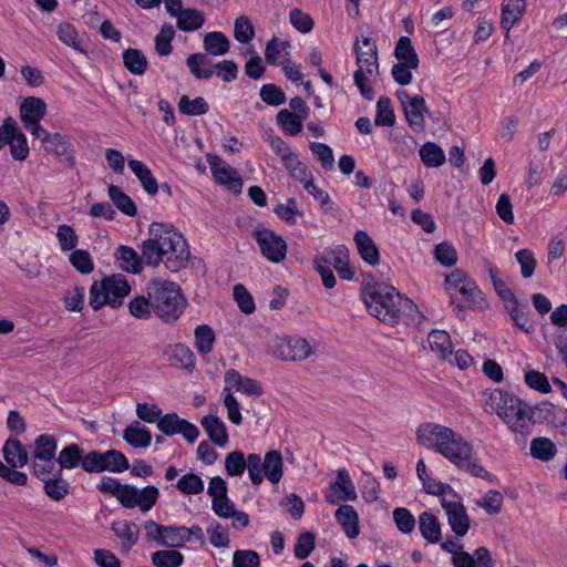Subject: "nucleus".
I'll use <instances>...</instances> for the list:
<instances>
[{"label":"nucleus","mask_w":567,"mask_h":567,"mask_svg":"<svg viewBox=\"0 0 567 567\" xmlns=\"http://www.w3.org/2000/svg\"><path fill=\"white\" fill-rule=\"evenodd\" d=\"M441 505L447 515V523L457 537H463L470 529V517L464 505L458 502L441 499Z\"/></svg>","instance_id":"f8f14e48"},{"label":"nucleus","mask_w":567,"mask_h":567,"mask_svg":"<svg viewBox=\"0 0 567 567\" xmlns=\"http://www.w3.org/2000/svg\"><path fill=\"white\" fill-rule=\"evenodd\" d=\"M353 240L355 243L358 252L364 262L370 266H375L379 264V248L367 231L357 230L353 236Z\"/></svg>","instance_id":"412c9836"},{"label":"nucleus","mask_w":567,"mask_h":567,"mask_svg":"<svg viewBox=\"0 0 567 567\" xmlns=\"http://www.w3.org/2000/svg\"><path fill=\"white\" fill-rule=\"evenodd\" d=\"M115 257L120 261V268L128 274H140L143 270V265H145L143 252L138 255L130 246L121 245L115 251Z\"/></svg>","instance_id":"aec40b11"},{"label":"nucleus","mask_w":567,"mask_h":567,"mask_svg":"<svg viewBox=\"0 0 567 567\" xmlns=\"http://www.w3.org/2000/svg\"><path fill=\"white\" fill-rule=\"evenodd\" d=\"M429 343L433 351L441 353L442 358L452 354V342L450 334L444 330H432L429 333Z\"/></svg>","instance_id":"3c124183"},{"label":"nucleus","mask_w":567,"mask_h":567,"mask_svg":"<svg viewBox=\"0 0 567 567\" xmlns=\"http://www.w3.org/2000/svg\"><path fill=\"white\" fill-rule=\"evenodd\" d=\"M128 167L137 177L144 190L148 195L154 196L155 194H157V192L159 190L158 183L156 178L153 176L151 169L143 162L138 159H130Z\"/></svg>","instance_id":"7c9ffc66"},{"label":"nucleus","mask_w":567,"mask_h":567,"mask_svg":"<svg viewBox=\"0 0 567 567\" xmlns=\"http://www.w3.org/2000/svg\"><path fill=\"white\" fill-rule=\"evenodd\" d=\"M206 158L216 183L224 185L233 194H240L244 182L238 172L229 165L220 166L221 158L218 155L208 154Z\"/></svg>","instance_id":"1a4fd4ad"},{"label":"nucleus","mask_w":567,"mask_h":567,"mask_svg":"<svg viewBox=\"0 0 567 567\" xmlns=\"http://www.w3.org/2000/svg\"><path fill=\"white\" fill-rule=\"evenodd\" d=\"M434 258L440 265L452 267L457 262V251L452 244L443 241L435 246Z\"/></svg>","instance_id":"680f3d73"},{"label":"nucleus","mask_w":567,"mask_h":567,"mask_svg":"<svg viewBox=\"0 0 567 567\" xmlns=\"http://www.w3.org/2000/svg\"><path fill=\"white\" fill-rule=\"evenodd\" d=\"M145 266L157 267L161 262L171 272H178L188 265L190 251L184 236L173 225L153 223L148 239L141 245Z\"/></svg>","instance_id":"f03ea898"},{"label":"nucleus","mask_w":567,"mask_h":567,"mask_svg":"<svg viewBox=\"0 0 567 567\" xmlns=\"http://www.w3.org/2000/svg\"><path fill=\"white\" fill-rule=\"evenodd\" d=\"M290 47V43L289 41L287 40H280L276 37L271 38L267 44H266V49H265V59H266V62L270 65H274V66H278V65H281L282 62H280L278 60V55L282 52V51H286L287 48Z\"/></svg>","instance_id":"052dcab7"},{"label":"nucleus","mask_w":567,"mask_h":567,"mask_svg":"<svg viewBox=\"0 0 567 567\" xmlns=\"http://www.w3.org/2000/svg\"><path fill=\"white\" fill-rule=\"evenodd\" d=\"M47 114V104L41 97L28 96L20 104V120L23 126L37 124Z\"/></svg>","instance_id":"a211bd4d"},{"label":"nucleus","mask_w":567,"mask_h":567,"mask_svg":"<svg viewBox=\"0 0 567 567\" xmlns=\"http://www.w3.org/2000/svg\"><path fill=\"white\" fill-rule=\"evenodd\" d=\"M62 474L63 472L58 470L52 477H48L43 483L45 495L54 502L62 501L71 491L70 483L62 477Z\"/></svg>","instance_id":"c85d7f7f"},{"label":"nucleus","mask_w":567,"mask_h":567,"mask_svg":"<svg viewBox=\"0 0 567 567\" xmlns=\"http://www.w3.org/2000/svg\"><path fill=\"white\" fill-rule=\"evenodd\" d=\"M336 255L333 268L338 272L341 279L343 280H352L354 277V271L349 265V250L346 246L341 245L337 247V251L333 252Z\"/></svg>","instance_id":"864d4df0"},{"label":"nucleus","mask_w":567,"mask_h":567,"mask_svg":"<svg viewBox=\"0 0 567 567\" xmlns=\"http://www.w3.org/2000/svg\"><path fill=\"white\" fill-rule=\"evenodd\" d=\"M278 351L284 360L301 361L311 354V347L303 338H290L278 344Z\"/></svg>","instance_id":"dca6fc26"},{"label":"nucleus","mask_w":567,"mask_h":567,"mask_svg":"<svg viewBox=\"0 0 567 567\" xmlns=\"http://www.w3.org/2000/svg\"><path fill=\"white\" fill-rule=\"evenodd\" d=\"M337 523L342 527L346 536L354 539L360 534L359 515L353 506L340 505L334 513Z\"/></svg>","instance_id":"6ab92c4d"},{"label":"nucleus","mask_w":567,"mask_h":567,"mask_svg":"<svg viewBox=\"0 0 567 567\" xmlns=\"http://www.w3.org/2000/svg\"><path fill=\"white\" fill-rule=\"evenodd\" d=\"M200 424L208 435L209 440L219 447H224L228 442V433L225 423L215 414L205 415Z\"/></svg>","instance_id":"b1692460"},{"label":"nucleus","mask_w":567,"mask_h":567,"mask_svg":"<svg viewBox=\"0 0 567 567\" xmlns=\"http://www.w3.org/2000/svg\"><path fill=\"white\" fill-rule=\"evenodd\" d=\"M557 453L555 443L547 437H535L530 442V454L533 457L548 462Z\"/></svg>","instance_id":"c03bdc74"},{"label":"nucleus","mask_w":567,"mask_h":567,"mask_svg":"<svg viewBox=\"0 0 567 567\" xmlns=\"http://www.w3.org/2000/svg\"><path fill=\"white\" fill-rule=\"evenodd\" d=\"M249 472V455L247 458L241 451H233L226 455L225 470L229 476H239L245 470Z\"/></svg>","instance_id":"49530a36"},{"label":"nucleus","mask_w":567,"mask_h":567,"mask_svg":"<svg viewBox=\"0 0 567 567\" xmlns=\"http://www.w3.org/2000/svg\"><path fill=\"white\" fill-rule=\"evenodd\" d=\"M374 123L377 126H393L395 114L391 100L388 96H380L377 103V114Z\"/></svg>","instance_id":"8fccbe9b"},{"label":"nucleus","mask_w":567,"mask_h":567,"mask_svg":"<svg viewBox=\"0 0 567 567\" xmlns=\"http://www.w3.org/2000/svg\"><path fill=\"white\" fill-rule=\"evenodd\" d=\"M163 547L179 548L188 543V537L185 535V526H165Z\"/></svg>","instance_id":"13d9d810"},{"label":"nucleus","mask_w":567,"mask_h":567,"mask_svg":"<svg viewBox=\"0 0 567 567\" xmlns=\"http://www.w3.org/2000/svg\"><path fill=\"white\" fill-rule=\"evenodd\" d=\"M525 8V0H503L501 27L506 31V38L513 25L523 17Z\"/></svg>","instance_id":"393cba45"},{"label":"nucleus","mask_w":567,"mask_h":567,"mask_svg":"<svg viewBox=\"0 0 567 567\" xmlns=\"http://www.w3.org/2000/svg\"><path fill=\"white\" fill-rule=\"evenodd\" d=\"M153 301L151 298L138 296L128 302V311L136 319H148L152 315Z\"/></svg>","instance_id":"338daca9"},{"label":"nucleus","mask_w":567,"mask_h":567,"mask_svg":"<svg viewBox=\"0 0 567 567\" xmlns=\"http://www.w3.org/2000/svg\"><path fill=\"white\" fill-rule=\"evenodd\" d=\"M392 515L396 528L402 534H411L414 530L416 520L413 514L408 508L396 507L393 509Z\"/></svg>","instance_id":"e2e57ef3"},{"label":"nucleus","mask_w":567,"mask_h":567,"mask_svg":"<svg viewBox=\"0 0 567 567\" xmlns=\"http://www.w3.org/2000/svg\"><path fill=\"white\" fill-rule=\"evenodd\" d=\"M225 391L230 392V389L234 388L236 391H241L247 395H261L262 388L260 383L256 379H251L248 377H243L235 369H229L225 373Z\"/></svg>","instance_id":"4468645a"},{"label":"nucleus","mask_w":567,"mask_h":567,"mask_svg":"<svg viewBox=\"0 0 567 567\" xmlns=\"http://www.w3.org/2000/svg\"><path fill=\"white\" fill-rule=\"evenodd\" d=\"M316 548V535L312 532L301 533L293 547V554L298 559H306Z\"/></svg>","instance_id":"bf43d9fd"},{"label":"nucleus","mask_w":567,"mask_h":567,"mask_svg":"<svg viewBox=\"0 0 567 567\" xmlns=\"http://www.w3.org/2000/svg\"><path fill=\"white\" fill-rule=\"evenodd\" d=\"M89 303L93 310H100L104 305H109L111 297L107 293V288L103 281H94L90 287Z\"/></svg>","instance_id":"0e129e2a"},{"label":"nucleus","mask_w":567,"mask_h":567,"mask_svg":"<svg viewBox=\"0 0 567 567\" xmlns=\"http://www.w3.org/2000/svg\"><path fill=\"white\" fill-rule=\"evenodd\" d=\"M151 561L155 567H179L184 563V555L175 549L157 550L152 554Z\"/></svg>","instance_id":"09e8293b"},{"label":"nucleus","mask_w":567,"mask_h":567,"mask_svg":"<svg viewBox=\"0 0 567 567\" xmlns=\"http://www.w3.org/2000/svg\"><path fill=\"white\" fill-rule=\"evenodd\" d=\"M358 497L354 483L346 468L337 471V480L329 486V492L324 494V499L331 505H338L342 502L355 501Z\"/></svg>","instance_id":"9d476101"},{"label":"nucleus","mask_w":567,"mask_h":567,"mask_svg":"<svg viewBox=\"0 0 567 567\" xmlns=\"http://www.w3.org/2000/svg\"><path fill=\"white\" fill-rule=\"evenodd\" d=\"M457 291L463 296L464 302H458L455 297H451V305L456 317L464 319L463 311L466 308H471L477 302V297L481 296V291L477 288L475 281L470 278L464 285H462Z\"/></svg>","instance_id":"5701e85b"},{"label":"nucleus","mask_w":567,"mask_h":567,"mask_svg":"<svg viewBox=\"0 0 567 567\" xmlns=\"http://www.w3.org/2000/svg\"><path fill=\"white\" fill-rule=\"evenodd\" d=\"M189 72L198 80H208L215 73V64L205 53H194L186 59Z\"/></svg>","instance_id":"a878e982"},{"label":"nucleus","mask_w":567,"mask_h":567,"mask_svg":"<svg viewBox=\"0 0 567 567\" xmlns=\"http://www.w3.org/2000/svg\"><path fill=\"white\" fill-rule=\"evenodd\" d=\"M515 258L520 267L522 277L524 279L532 278L537 265L534 252L528 248H524L515 254Z\"/></svg>","instance_id":"69168bd1"},{"label":"nucleus","mask_w":567,"mask_h":567,"mask_svg":"<svg viewBox=\"0 0 567 567\" xmlns=\"http://www.w3.org/2000/svg\"><path fill=\"white\" fill-rule=\"evenodd\" d=\"M276 120L280 128L291 136L298 135L302 131L303 124L300 121V116L287 109L280 110L277 113Z\"/></svg>","instance_id":"79ce46f5"},{"label":"nucleus","mask_w":567,"mask_h":567,"mask_svg":"<svg viewBox=\"0 0 567 567\" xmlns=\"http://www.w3.org/2000/svg\"><path fill=\"white\" fill-rule=\"evenodd\" d=\"M233 567H260V557L251 549H238L233 556Z\"/></svg>","instance_id":"774afa93"},{"label":"nucleus","mask_w":567,"mask_h":567,"mask_svg":"<svg viewBox=\"0 0 567 567\" xmlns=\"http://www.w3.org/2000/svg\"><path fill=\"white\" fill-rule=\"evenodd\" d=\"M2 455L8 465L13 468H22L29 461L25 446L18 439L13 437H9L4 442Z\"/></svg>","instance_id":"4be33fe9"},{"label":"nucleus","mask_w":567,"mask_h":567,"mask_svg":"<svg viewBox=\"0 0 567 567\" xmlns=\"http://www.w3.org/2000/svg\"><path fill=\"white\" fill-rule=\"evenodd\" d=\"M178 110L182 114L197 116L206 114L209 105L202 96L190 100L187 95H182L178 102Z\"/></svg>","instance_id":"a18cd8bd"},{"label":"nucleus","mask_w":567,"mask_h":567,"mask_svg":"<svg viewBox=\"0 0 567 567\" xmlns=\"http://www.w3.org/2000/svg\"><path fill=\"white\" fill-rule=\"evenodd\" d=\"M259 96L264 103L270 106H279L287 100L282 89L272 83L264 84L260 87Z\"/></svg>","instance_id":"4d7b16f0"},{"label":"nucleus","mask_w":567,"mask_h":567,"mask_svg":"<svg viewBox=\"0 0 567 567\" xmlns=\"http://www.w3.org/2000/svg\"><path fill=\"white\" fill-rule=\"evenodd\" d=\"M58 441L52 434H40L34 440L33 457L40 462L50 463L55 458Z\"/></svg>","instance_id":"c756f323"},{"label":"nucleus","mask_w":567,"mask_h":567,"mask_svg":"<svg viewBox=\"0 0 567 567\" xmlns=\"http://www.w3.org/2000/svg\"><path fill=\"white\" fill-rule=\"evenodd\" d=\"M172 360L174 364H178L184 370L192 372L195 368V354L186 344L174 346Z\"/></svg>","instance_id":"5fc2aeb1"},{"label":"nucleus","mask_w":567,"mask_h":567,"mask_svg":"<svg viewBox=\"0 0 567 567\" xmlns=\"http://www.w3.org/2000/svg\"><path fill=\"white\" fill-rule=\"evenodd\" d=\"M360 297L369 315L389 327L400 323L401 292L394 286L365 281L361 285Z\"/></svg>","instance_id":"7ed1b4c3"},{"label":"nucleus","mask_w":567,"mask_h":567,"mask_svg":"<svg viewBox=\"0 0 567 567\" xmlns=\"http://www.w3.org/2000/svg\"><path fill=\"white\" fill-rule=\"evenodd\" d=\"M44 151L53 154L66 167L73 168L75 162V151L70 140L60 133H53L51 137L44 138Z\"/></svg>","instance_id":"9b49d317"},{"label":"nucleus","mask_w":567,"mask_h":567,"mask_svg":"<svg viewBox=\"0 0 567 567\" xmlns=\"http://www.w3.org/2000/svg\"><path fill=\"white\" fill-rule=\"evenodd\" d=\"M419 529L422 537L431 544H437L442 539L441 523L430 512H423L419 516Z\"/></svg>","instance_id":"2f4dec72"},{"label":"nucleus","mask_w":567,"mask_h":567,"mask_svg":"<svg viewBox=\"0 0 567 567\" xmlns=\"http://www.w3.org/2000/svg\"><path fill=\"white\" fill-rule=\"evenodd\" d=\"M394 56L399 60V63L413 65V69H417L419 66V55L409 37L402 35L398 40L394 49Z\"/></svg>","instance_id":"4c0bfd02"},{"label":"nucleus","mask_w":567,"mask_h":567,"mask_svg":"<svg viewBox=\"0 0 567 567\" xmlns=\"http://www.w3.org/2000/svg\"><path fill=\"white\" fill-rule=\"evenodd\" d=\"M107 453L92 450L86 453L83 462V471L86 473H102L110 468L106 463Z\"/></svg>","instance_id":"603ef678"},{"label":"nucleus","mask_w":567,"mask_h":567,"mask_svg":"<svg viewBox=\"0 0 567 567\" xmlns=\"http://www.w3.org/2000/svg\"><path fill=\"white\" fill-rule=\"evenodd\" d=\"M85 450L78 443H70L65 445L58 454L55 462L59 464L61 472L63 470H75L81 467L83 470V462L85 458Z\"/></svg>","instance_id":"f3484780"},{"label":"nucleus","mask_w":567,"mask_h":567,"mask_svg":"<svg viewBox=\"0 0 567 567\" xmlns=\"http://www.w3.org/2000/svg\"><path fill=\"white\" fill-rule=\"evenodd\" d=\"M420 158L426 167H440L445 161V153L440 145L434 142L424 143L419 151Z\"/></svg>","instance_id":"e433bc0d"},{"label":"nucleus","mask_w":567,"mask_h":567,"mask_svg":"<svg viewBox=\"0 0 567 567\" xmlns=\"http://www.w3.org/2000/svg\"><path fill=\"white\" fill-rule=\"evenodd\" d=\"M305 189L320 202V207L326 214L337 217L340 213V207L331 200L328 193L316 186L313 178L306 182Z\"/></svg>","instance_id":"a19ab883"},{"label":"nucleus","mask_w":567,"mask_h":567,"mask_svg":"<svg viewBox=\"0 0 567 567\" xmlns=\"http://www.w3.org/2000/svg\"><path fill=\"white\" fill-rule=\"evenodd\" d=\"M204 487V481L195 473L184 474L176 483V488L185 495L199 494Z\"/></svg>","instance_id":"6e6d98bb"},{"label":"nucleus","mask_w":567,"mask_h":567,"mask_svg":"<svg viewBox=\"0 0 567 567\" xmlns=\"http://www.w3.org/2000/svg\"><path fill=\"white\" fill-rule=\"evenodd\" d=\"M489 400L496 414L508 424L509 429L519 434L528 432L529 425L526 423V416H530V405L504 390L495 389L489 394Z\"/></svg>","instance_id":"423d86ee"},{"label":"nucleus","mask_w":567,"mask_h":567,"mask_svg":"<svg viewBox=\"0 0 567 567\" xmlns=\"http://www.w3.org/2000/svg\"><path fill=\"white\" fill-rule=\"evenodd\" d=\"M404 320L406 324L420 326L422 320L425 319L424 315L421 313L416 303L408 297L401 293L400 302V321Z\"/></svg>","instance_id":"de8ad7c7"},{"label":"nucleus","mask_w":567,"mask_h":567,"mask_svg":"<svg viewBox=\"0 0 567 567\" xmlns=\"http://www.w3.org/2000/svg\"><path fill=\"white\" fill-rule=\"evenodd\" d=\"M123 440L134 449H145L152 442V434L145 426H141L138 421H134L123 431Z\"/></svg>","instance_id":"bb28decb"},{"label":"nucleus","mask_w":567,"mask_h":567,"mask_svg":"<svg viewBox=\"0 0 567 567\" xmlns=\"http://www.w3.org/2000/svg\"><path fill=\"white\" fill-rule=\"evenodd\" d=\"M203 45L206 53L214 56L226 54L230 48L228 38L219 31H212L206 33L204 37Z\"/></svg>","instance_id":"c9c22d12"},{"label":"nucleus","mask_w":567,"mask_h":567,"mask_svg":"<svg viewBox=\"0 0 567 567\" xmlns=\"http://www.w3.org/2000/svg\"><path fill=\"white\" fill-rule=\"evenodd\" d=\"M107 194L114 206L124 215L134 217L137 214V207L134 200L125 194L121 187L116 185H110Z\"/></svg>","instance_id":"f704fd0d"},{"label":"nucleus","mask_w":567,"mask_h":567,"mask_svg":"<svg viewBox=\"0 0 567 567\" xmlns=\"http://www.w3.org/2000/svg\"><path fill=\"white\" fill-rule=\"evenodd\" d=\"M513 324L524 331L532 333L535 330L533 320L529 318V308L526 303L520 305L518 301L506 308Z\"/></svg>","instance_id":"72a5a7b5"},{"label":"nucleus","mask_w":567,"mask_h":567,"mask_svg":"<svg viewBox=\"0 0 567 567\" xmlns=\"http://www.w3.org/2000/svg\"><path fill=\"white\" fill-rule=\"evenodd\" d=\"M403 111L409 126L415 133L425 130V115L432 117V112L427 109L425 100L421 95L413 96Z\"/></svg>","instance_id":"ddd939ff"},{"label":"nucleus","mask_w":567,"mask_h":567,"mask_svg":"<svg viewBox=\"0 0 567 567\" xmlns=\"http://www.w3.org/2000/svg\"><path fill=\"white\" fill-rule=\"evenodd\" d=\"M416 441L443 455L458 470L489 483L496 481V476L480 464L472 443L451 427L431 422L422 423L416 429Z\"/></svg>","instance_id":"f257e3e1"},{"label":"nucleus","mask_w":567,"mask_h":567,"mask_svg":"<svg viewBox=\"0 0 567 567\" xmlns=\"http://www.w3.org/2000/svg\"><path fill=\"white\" fill-rule=\"evenodd\" d=\"M111 529L116 535V537L122 540V547L126 551H128L138 542L140 528L133 522H113Z\"/></svg>","instance_id":"cd10ccee"},{"label":"nucleus","mask_w":567,"mask_h":567,"mask_svg":"<svg viewBox=\"0 0 567 567\" xmlns=\"http://www.w3.org/2000/svg\"><path fill=\"white\" fill-rule=\"evenodd\" d=\"M195 347L199 354H208L213 351L215 343V332L208 324L197 326L194 332Z\"/></svg>","instance_id":"37998d69"},{"label":"nucleus","mask_w":567,"mask_h":567,"mask_svg":"<svg viewBox=\"0 0 567 567\" xmlns=\"http://www.w3.org/2000/svg\"><path fill=\"white\" fill-rule=\"evenodd\" d=\"M123 64L132 74L135 75H143L147 70V59L138 49H126L123 52Z\"/></svg>","instance_id":"ea45409f"},{"label":"nucleus","mask_w":567,"mask_h":567,"mask_svg":"<svg viewBox=\"0 0 567 567\" xmlns=\"http://www.w3.org/2000/svg\"><path fill=\"white\" fill-rule=\"evenodd\" d=\"M254 237L259 246L261 255L269 261L279 264L287 255L288 246L286 240L274 230L268 228L256 229Z\"/></svg>","instance_id":"6e6552de"},{"label":"nucleus","mask_w":567,"mask_h":567,"mask_svg":"<svg viewBox=\"0 0 567 567\" xmlns=\"http://www.w3.org/2000/svg\"><path fill=\"white\" fill-rule=\"evenodd\" d=\"M111 297L109 306L116 309L123 305V299L131 292V286L122 274L112 275L102 279Z\"/></svg>","instance_id":"2eb2a0df"},{"label":"nucleus","mask_w":567,"mask_h":567,"mask_svg":"<svg viewBox=\"0 0 567 567\" xmlns=\"http://www.w3.org/2000/svg\"><path fill=\"white\" fill-rule=\"evenodd\" d=\"M96 488L101 493L115 496L123 507H138L143 513L151 511L159 497V491L155 485L140 489L134 485L121 484L117 478L111 476H103Z\"/></svg>","instance_id":"39448f33"},{"label":"nucleus","mask_w":567,"mask_h":567,"mask_svg":"<svg viewBox=\"0 0 567 567\" xmlns=\"http://www.w3.org/2000/svg\"><path fill=\"white\" fill-rule=\"evenodd\" d=\"M11 127L16 132L12 131L9 134L10 142H8V145L10 146V154L16 161H24L29 156L27 137L13 117H11Z\"/></svg>","instance_id":"473e14b6"},{"label":"nucleus","mask_w":567,"mask_h":567,"mask_svg":"<svg viewBox=\"0 0 567 567\" xmlns=\"http://www.w3.org/2000/svg\"><path fill=\"white\" fill-rule=\"evenodd\" d=\"M205 23V16L197 9H185L176 19V25L181 31L193 32L200 29Z\"/></svg>","instance_id":"58836bf2"},{"label":"nucleus","mask_w":567,"mask_h":567,"mask_svg":"<svg viewBox=\"0 0 567 567\" xmlns=\"http://www.w3.org/2000/svg\"><path fill=\"white\" fill-rule=\"evenodd\" d=\"M284 475V458L277 450L268 451L264 461L259 454H249V478L256 486L260 485L264 476L272 484L281 481Z\"/></svg>","instance_id":"0eeeda50"},{"label":"nucleus","mask_w":567,"mask_h":567,"mask_svg":"<svg viewBox=\"0 0 567 567\" xmlns=\"http://www.w3.org/2000/svg\"><path fill=\"white\" fill-rule=\"evenodd\" d=\"M155 315L165 323H174L184 312L187 300L178 284L162 278L152 279L146 286Z\"/></svg>","instance_id":"20e7f679"}]
</instances>
